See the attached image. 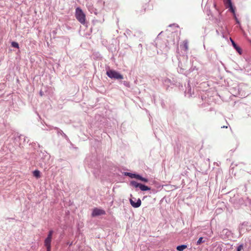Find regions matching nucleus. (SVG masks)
<instances>
[{"label": "nucleus", "instance_id": "24", "mask_svg": "<svg viewBox=\"0 0 251 251\" xmlns=\"http://www.w3.org/2000/svg\"><path fill=\"white\" fill-rule=\"evenodd\" d=\"M223 127H226V128H227V126H223Z\"/></svg>", "mask_w": 251, "mask_h": 251}, {"label": "nucleus", "instance_id": "17", "mask_svg": "<svg viewBox=\"0 0 251 251\" xmlns=\"http://www.w3.org/2000/svg\"><path fill=\"white\" fill-rule=\"evenodd\" d=\"M243 245H240L238 247V248L237 249V251H241L242 250H243Z\"/></svg>", "mask_w": 251, "mask_h": 251}, {"label": "nucleus", "instance_id": "3", "mask_svg": "<svg viewBox=\"0 0 251 251\" xmlns=\"http://www.w3.org/2000/svg\"><path fill=\"white\" fill-rule=\"evenodd\" d=\"M130 185L133 186L135 188H139L140 190L142 191H149L151 190V188L148 186L141 183H138L134 180L130 181Z\"/></svg>", "mask_w": 251, "mask_h": 251}, {"label": "nucleus", "instance_id": "6", "mask_svg": "<svg viewBox=\"0 0 251 251\" xmlns=\"http://www.w3.org/2000/svg\"><path fill=\"white\" fill-rule=\"evenodd\" d=\"M105 214V212L104 210L95 208L93 209L92 211V216L93 217H95L101 215H104Z\"/></svg>", "mask_w": 251, "mask_h": 251}, {"label": "nucleus", "instance_id": "18", "mask_svg": "<svg viewBox=\"0 0 251 251\" xmlns=\"http://www.w3.org/2000/svg\"><path fill=\"white\" fill-rule=\"evenodd\" d=\"M234 19H235V20L236 21V23L238 24H240V22L238 20V19H237V18L236 17V14L234 15Z\"/></svg>", "mask_w": 251, "mask_h": 251}, {"label": "nucleus", "instance_id": "2", "mask_svg": "<svg viewBox=\"0 0 251 251\" xmlns=\"http://www.w3.org/2000/svg\"><path fill=\"white\" fill-rule=\"evenodd\" d=\"M75 17L81 24H85V15L79 7H77L75 9Z\"/></svg>", "mask_w": 251, "mask_h": 251}, {"label": "nucleus", "instance_id": "22", "mask_svg": "<svg viewBox=\"0 0 251 251\" xmlns=\"http://www.w3.org/2000/svg\"><path fill=\"white\" fill-rule=\"evenodd\" d=\"M162 33V32H161L160 33H159V34H158V36H159V35H161Z\"/></svg>", "mask_w": 251, "mask_h": 251}, {"label": "nucleus", "instance_id": "21", "mask_svg": "<svg viewBox=\"0 0 251 251\" xmlns=\"http://www.w3.org/2000/svg\"><path fill=\"white\" fill-rule=\"evenodd\" d=\"M216 33H217V34L218 35H219V32L218 31V30H216Z\"/></svg>", "mask_w": 251, "mask_h": 251}, {"label": "nucleus", "instance_id": "1", "mask_svg": "<svg viewBox=\"0 0 251 251\" xmlns=\"http://www.w3.org/2000/svg\"><path fill=\"white\" fill-rule=\"evenodd\" d=\"M106 75L109 78L115 79H123L124 78L121 74L115 70L110 69L109 67H106Z\"/></svg>", "mask_w": 251, "mask_h": 251}, {"label": "nucleus", "instance_id": "12", "mask_svg": "<svg viewBox=\"0 0 251 251\" xmlns=\"http://www.w3.org/2000/svg\"><path fill=\"white\" fill-rule=\"evenodd\" d=\"M229 8V10L233 14V15H235V8L233 7V5H229L227 6Z\"/></svg>", "mask_w": 251, "mask_h": 251}, {"label": "nucleus", "instance_id": "14", "mask_svg": "<svg viewBox=\"0 0 251 251\" xmlns=\"http://www.w3.org/2000/svg\"><path fill=\"white\" fill-rule=\"evenodd\" d=\"M11 45L13 47L18 49L19 48V44L17 42H12L11 43Z\"/></svg>", "mask_w": 251, "mask_h": 251}, {"label": "nucleus", "instance_id": "15", "mask_svg": "<svg viewBox=\"0 0 251 251\" xmlns=\"http://www.w3.org/2000/svg\"><path fill=\"white\" fill-rule=\"evenodd\" d=\"M183 43H184V47L185 48V50H188V42L187 41H184L183 42Z\"/></svg>", "mask_w": 251, "mask_h": 251}, {"label": "nucleus", "instance_id": "8", "mask_svg": "<svg viewBox=\"0 0 251 251\" xmlns=\"http://www.w3.org/2000/svg\"><path fill=\"white\" fill-rule=\"evenodd\" d=\"M230 41H231L232 45L234 49L235 50H236L240 54H241L242 52L241 48L236 44V43L234 41V40L231 38H230Z\"/></svg>", "mask_w": 251, "mask_h": 251}, {"label": "nucleus", "instance_id": "11", "mask_svg": "<svg viewBox=\"0 0 251 251\" xmlns=\"http://www.w3.org/2000/svg\"><path fill=\"white\" fill-rule=\"evenodd\" d=\"M33 176L36 178L40 177V172L37 170H35L33 172Z\"/></svg>", "mask_w": 251, "mask_h": 251}, {"label": "nucleus", "instance_id": "13", "mask_svg": "<svg viewBox=\"0 0 251 251\" xmlns=\"http://www.w3.org/2000/svg\"><path fill=\"white\" fill-rule=\"evenodd\" d=\"M224 2L226 6L232 4L231 0H224Z\"/></svg>", "mask_w": 251, "mask_h": 251}, {"label": "nucleus", "instance_id": "7", "mask_svg": "<svg viewBox=\"0 0 251 251\" xmlns=\"http://www.w3.org/2000/svg\"><path fill=\"white\" fill-rule=\"evenodd\" d=\"M52 230H50L49 231L47 237L45 240L44 244L45 246H51V241L52 239Z\"/></svg>", "mask_w": 251, "mask_h": 251}, {"label": "nucleus", "instance_id": "23", "mask_svg": "<svg viewBox=\"0 0 251 251\" xmlns=\"http://www.w3.org/2000/svg\"><path fill=\"white\" fill-rule=\"evenodd\" d=\"M223 127H226V128H227V126H223Z\"/></svg>", "mask_w": 251, "mask_h": 251}, {"label": "nucleus", "instance_id": "10", "mask_svg": "<svg viewBox=\"0 0 251 251\" xmlns=\"http://www.w3.org/2000/svg\"><path fill=\"white\" fill-rule=\"evenodd\" d=\"M187 246L185 245H182L178 246L176 247V250L178 251H183L184 250L187 248Z\"/></svg>", "mask_w": 251, "mask_h": 251}, {"label": "nucleus", "instance_id": "16", "mask_svg": "<svg viewBox=\"0 0 251 251\" xmlns=\"http://www.w3.org/2000/svg\"><path fill=\"white\" fill-rule=\"evenodd\" d=\"M202 240H203V238L202 237H200L199 239V240H198V241L197 242V245H200L201 243H203L204 241Z\"/></svg>", "mask_w": 251, "mask_h": 251}, {"label": "nucleus", "instance_id": "19", "mask_svg": "<svg viewBox=\"0 0 251 251\" xmlns=\"http://www.w3.org/2000/svg\"><path fill=\"white\" fill-rule=\"evenodd\" d=\"M47 251H51V246H46Z\"/></svg>", "mask_w": 251, "mask_h": 251}, {"label": "nucleus", "instance_id": "20", "mask_svg": "<svg viewBox=\"0 0 251 251\" xmlns=\"http://www.w3.org/2000/svg\"><path fill=\"white\" fill-rule=\"evenodd\" d=\"M173 26H175L176 27H179L178 25H177V24H171L169 25V26H170V27Z\"/></svg>", "mask_w": 251, "mask_h": 251}, {"label": "nucleus", "instance_id": "4", "mask_svg": "<svg viewBox=\"0 0 251 251\" xmlns=\"http://www.w3.org/2000/svg\"><path fill=\"white\" fill-rule=\"evenodd\" d=\"M124 175L126 176H129L130 178H134L136 179H137L138 180H140L142 181L147 182L148 181V180L147 178L143 177L141 176L136 174H133L131 173L128 172H125L124 173Z\"/></svg>", "mask_w": 251, "mask_h": 251}, {"label": "nucleus", "instance_id": "25", "mask_svg": "<svg viewBox=\"0 0 251 251\" xmlns=\"http://www.w3.org/2000/svg\"><path fill=\"white\" fill-rule=\"evenodd\" d=\"M223 127H226V128H227V126H223Z\"/></svg>", "mask_w": 251, "mask_h": 251}, {"label": "nucleus", "instance_id": "5", "mask_svg": "<svg viewBox=\"0 0 251 251\" xmlns=\"http://www.w3.org/2000/svg\"><path fill=\"white\" fill-rule=\"evenodd\" d=\"M129 202L134 208H138L141 205V201L140 199H136L135 198H132L129 199Z\"/></svg>", "mask_w": 251, "mask_h": 251}, {"label": "nucleus", "instance_id": "9", "mask_svg": "<svg viewBox=\"0 0 251 251\" xmlns=\"http://www.w3.org/2000/svg\"><path fill=\"white\" fill-rule=\"evenodd\" d=\"M92 57L94 59H96L97 61H103L102 57L100 56V54L99 52L93 53L92 55Z\"/></svg>", "mask_w": 251, "mask_h": 251}]
</instances>
